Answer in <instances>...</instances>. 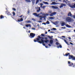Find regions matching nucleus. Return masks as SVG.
Segmentation results:
<instances>
[{
    "instance_id": "338daca9",
    "label": "nucleus",
    "mask_w": 75,
    "mask_h": 75,
    "mask_svg": "<svg viewBox=\"0 0 75 75\" xmlns=\"http://www.w3.org/2000/svg\"><path fill=\"white\" fill-rule=\"evenodd\" d=\"M23 28H25V27H23Z\"/></svg>"
},
{
    "instance_id": "4c0bfd02",
    "label": "nucleus",
    "mask_w": 75,
    "mask_h": 75,
    "mask_svg": "<svg viewBox=\"0 0 75 75\" xmlns=\"http://www.w3.org/2000/svg\"><path fill=\"white\" fill-rule=\"evenodd\" d=\"M68 64H71V62L68 61Z\"/></svg>"
},
{
    "instance_id": "423d86ee",
    "label": "nucleus",
    "mask_w": 75,
    "mask_h": 75,
    "mask_svg": "<svg viewBox=\"0 0 75 75\" xmlns=\"http://www.w3.org/2000/svg\"><path fill=\"white\" fill-rule=\"evenodd\" d=\"M56 44L57 45V47L58 48H62V45H61L60 44V43H59L58 42H56ZM58 45H59V46H58Z\"/></svg>"
},
{
    "instance_id": "5701e85b",
    "label": "nucleus",
    "mask_w": 75,
    "mask_h": 75,
    "mask_svg": "<svg viewBox=\"0 0 75 75\" xmlns=\"http://www.w3.org/2000/svg\"><path fill=\"white\" fill-rule=\"evenodd\" d=\"M40 10H41V9H40V7H39V9H37V12L38 13V12H39Z\"/></svg>"
},
{
    "instance_id": "c03bdc74",
    "label": "nucleus",
    "mask_w": 75,
    "mask_h": 75,
    "mask_svg": "<svg viewBox=\"0 0 75 75\" xmlns=\"http://www.w3.org/2000/svg\"><path fill=\"white\" fill-rule=\"evenodd\" d=\"M28 14H29V13H30V11H28Z\"/></svg>"
},
{
    "instance_id": "4d7b16f0",
    "label": "nucleus",
    "mask_w": 75,
    "mask_h": 75,
    "mask_svg": "<svg viewBox=\"0 0 75 75\" xmlns=\"http://www.w3.org/2000/svg\"><path fill=\"white\" fill-rule=\"evenodd\" d=\"M54 33V32H50L51 33Z\"/></svg>"
},
{
    "instance_id": "ddd939ff",
    "label": "nucleus",
    "mask_w": 75,
    "mask_h": 75,
    "mask_svg": "<svg viewBox=\"0 0 75 75\" xmlns=\"http://www.w3.org/2000/svg\"><path fill=\"white\" fill-rule=\"evenodd\" d=\"M52 8L54 9H57V8H58V7L57 6H52Z\"/></svg>"
},
{
    "instance_id": "de8ad7c7",
    "label": "nucleus",
    "mask_w": 75,
    "mask_h": 75,
    "mask_svg": "<svg viewBox=\"0 0 75 75\" xmlns=\"http://www.w3.org/2000/svg\"><path fill=\"white\" fill-rule=\"evenodd\" d=\"M38 22L39 23H41V22H42V21H38Z\"/></svg>"
},
{
    "instance_id": "8fccbe9b",
    "label": "nucleus",
    "mask_w": 75,
    "mask_h": 75,
    "mask_svg": "<svg viewBox=\"0 0 75 75\" xmlns=\"http://www.w3.org/2000/svg\"><path fill=\"white\" fill-rule=\"evenodd\" d=\"M62 37H63V38H65V36H62Z\"/></svg>"
},
{
    "instance_id": "2f4dec72",
    "label": "nucleus",
    "mask_w": 75,
    "mask_h": 75,
    "mask_svg": "<svg viewBox=\"0 0 75 75\" xmlns=\"http://www.w3.org/2000/svg\"><path fill=\"white\" fill-rule=\"evenodd\" d=\"M71 64H70L69 65V67H71L72 66V65H73V63H71Z\"/></svg>"
},
{
    "instance_id": "774afa93",
    "label": "nucleus",
    "mask_w": 75,
    "mask_h": 75,
    "mask_svg": "<svg viewBox=\"0 0 75 75\" xmlns=\"http://www.w3.org/2000/svg\"><path fill=\"white\" fill-rule=\"evenodd\" d=\"M40 1H42V0H40Z\"/></svg>"
},
{
    "instance_id": "0eeeda50",
    "label": "nucleus",
    "mask_w": 75,
    "mask_h": 75,
    "mask_svg": "<svg viewBox=\"0 0 75 75\" xmlns=\"http://www.w3.org/2000/svg\"><path fill=\"white\" fill-rule=\"evenodd\" d=\"M31 0L32 1L33 4H34V3H35V2L34 1H35V0ZM25 1L28 2H31V1H30V0H25Z\"/></svg>"
},
{
    "instance_id": "dca6fc26",
    "label": "nucleus",
    "mask_w": 75,
    "mask_h": 75,
    "mask_svg": "<svg viewBox=\"0 0 75 75\" xmlns=\"http://www.w3.org/2000/svg\"><path fill=\"white\" fill-rule=\"evenodd\" d=\"M52 5L53 4V5H55L56 4H57L55 2H52V3L51 4Z\"/></svg>"
},
{
    "instance_id": "09e8293b",
    "label": "nucleus",
    "mask_w": 75,
    "mask_h": 75,
    "mask_svg": "<svg viewBox=\"0 0 75 75\" xmlns=\"http://www.w3.org/2000/svg\"><path fill=\"white\" fill-rule=\"evenodd\" d=\"M40 6H42L43 5V4L41 3L40 4Z\"/></svg>"
},
{
    "instance_id": "e433bc0d",
    "label": "nucleus",
    "mask_w": 75,
    "mask_h": 75,
    "mask_svg": "<svg viewBox=\"0 0 75 75\" xmlns=\"http://www.w3.org/2000/svg\"><path fill=\"white\" fill-rule=\"evenodd\" d=\"M45 6H43L42 7V8H45Z\"/></svg>"
},
{
    "instance_id": "72a5a7b5",
    "label": "nucleus",
    "mask_w": 75,
    "mask_h": 75,
    "mask_svg": "<svg viewBox=\"0 0 75 75\" xmlns=\"http://www.w3.org/2000/svg\"><path fill=\"white\" fill-rule=\"evenodd\" d=\"M41 35L42 37H45V35L43 34H42Z\"/></svg>"
},
{
    "instance_id": "052dcab7",
    "label": "nucleus",
    "mask_w": 75,
    "mask_h": 75,
    "mask_svg": "<svg viewBox=\"0 0 75 75\" xmlns=\"http://www.w3.org/2000/svg\"><path fill=\"white\" fill-rule=\"evenodd\" d=\"M56 40L57 41H58V40H57V39H56Z\"/></svg>"
},
{
    "instance_id": "7ed1b4c3",
    "label": "nucleus",
    "mask_w": 75,
    "mask_h": 75,
    "mask_svg": "<svg viewBox=\"0 0 75 75\" xmlns=\"http://www.w3.org/2000/svg\"><path fill=\"white\" fill-rule=\"evenodd\" d=\"M66 20L68 22V23H71V21H74V20L73 19L71 18L70 17H67L66 18Z\"/></svg>"
},
{
    "instance_id": "412c9836",
    "label": "nucleus",
    "mask_w": 75,
    "mask_h": 75,
    "mask_svg": "<svg viewBox=\"0 0 75 75\" xmlns=\"http://www.w3.org/2000/svg\"><path fill=\"white\" fill-rule=\"evenodd\" d=\"M71 8H75V4L73 5H71Z\"/></svg>"
},
{
    "instance_id": "c756f323",
    "label": "nucleus",
    "mask_w": 75,
    "mask_h": 75,
    "mask_svg": "<svg viewBox=\"0 0 75 75\" xmlns=\"http://www.w3.org/2000/svg\"><path fill=\"white\" fill-rule=\"evenodd\" d=\"M48 37H49V38L50 39H52V38L51 37V36H48Z\"/></svg>"
},
{
    "instance_id": "9d476101",
    "label": "nucleus",
    "mask_w": 75,
    "mask_h": 75,
    "mask_svg": "<svg viewBox=\"0 0 75 75\" xmlns=\"http://www.w3.org/2000/svg\"><path fill=\"white\" fill-rule=\"evenodd\" d=\"M45 38V40H44V41L45 43H47L48 42H49V40H47L48 39L47 38Z\"/></svg>"
},
{
    "instance_id": "603ef678",
    "label": "nucleus",
    "mask_w": 75,
    "mask_h": 75,
    "mask_svg": "<svg viewBox=\"0 0 75 75\" xmlns=\"http://www.w3.org/2000/svg\"><path fill=\"white\" fill-rule=\"evenodd\" d=\"M68 38L69 40H71V38L70 37H69Z\"/></svg>"
},
{
    "instance_id": "aec40b11",
    "label": "nucleus",
    "mask_w": 75,
    "mask_h": 75,
    "mask_svg": "<svg viewBox=\"0 0 75 75\" xmlns=\"http://www.w3.org/2000/svg\"><path fill=\"white\" fill-rule=\"evenodd\" d=\"M4 17L3 16V15H1L0 17V19H2V18H4Z\"/></svg>"
},
{
    "instance_id": "a211bd4d",
    "label": "nucleus",
    "mask_w": 75,
    "mask_h": 75,
    "mask_svg": "<svg viewBox=\"0 0 75 75\" xmlns=\"http://www.w3.org/2000/svg\"><path fill=\"white\" fill-rule=\"evenodd\" d=\"M25 26L26 27H30L31 28V25H30V24H27L25 25Z\"/></svg>"
},
{
    "instance_id": "bb28decb",
    "label": "nucleus",
    "mask_w": 75,
    "mask_h": 75,
    "mask_svg": "<svg viewBox=\"0 0 75 75\" xmlns=\"http://www.w3.org/2000/svg\"><path fill=\"white\" fill-rule=\"evenodd\" d=\"M70 54L69 53H68L67 54H65V56H68L69 55H70Z\"/></svg>"
},
{
    "instance_id": "58836bf2",
    "label": "nucleus",
    "mask_w": 75,
    "mask_h": 75,
    "mask_svg": "<svg viewBox=\"0 0 75 75\" xmlns=\"http://www.w3.org/2000/svg\"><path fill=\"white\" fill-rule=\"evenodd\" d=\"M32 30H35V28H32Z\"/></svg>"
},
{
    "instance_id": "a19ab883",
    "label": "nucleus",
    "mask_w": 75,
    "mask_h": 75,
    "mask_svg": "<svg viewBox=\"0 0 75 75\" xmlns=\"http://www.w3.org/2000/svg\"><path fill=\"white\" fill-rule=\"evenodd\" d=\"M53 30H56V28H53Z\"/></svg>"
},
{
    "instance_id": "864d4df0",
    "label": "nucleus",
    "mask_w": 75,
    "mask_h": 75,
    "mask_svg": "<svg viewBox=\"0 0 75 75\" xmlns=\"http://www.w3.org/2000/svg\"><path fill=\"white\" fill-rule=\"evenodd\" d=\"M48 45L49 47H51V45L50 44H49Z\"/></svg>"
},
{
    "instance_id": "5fc2aeb1",
    "label": "nucleus",
    "mask_w": 75,
    "mask_h": 75,
    "mask_svg": "<svg viewBox=\"0 0 75 75\" xmlns=\"http://www.w3.org/2000/svg\"><path fill=\"white\" fill-rule=\"evenodd\" d=\"M45 47L46 48H48V46H45Z\"/></svg>"
},
{
    "instance_id": "2eb2a0df",
    "label": "nucleus",
    "mask_w": 75,
    "mask_h": 75,
    "mask_svg": "<svg viewBox=\"0 0 75 75\" xmlns=\"http://www.w3.org/2000/svg\"><path fill=\"white\" fill-rule=\"evenodd\" d=\"M64 41L67 44V45H69V44L68 43V42L67 41V40L65 39H64Z\"/></svg>"
},
{
    "instance_id": "bf43d9fd",
    "label": "nucleus",
    "mask_w": 75,
    "mask_h": 75,
    "mask_svg": "<svg viewBox=\"0 0 75 75\" xmlns=\"http://www.w3.org/2000/svg\"><path fill=\"white\" fill-rule=\"evenodd\" d=\"M50 30H48V32H50Z\"/></svg>"
},
{
    "instance_id": "a18cd8bd",
    "label": "nucleus",
    "mask_w": 75,
    "mask_h": 75,
    "mask_svg": "<svg viewBox=\"0 0 75 75\" xmlns=\"http://www.w3.org/2000/svg\"><path fill=\"white\" fill-rule=\"evenodd\" d=\"M42 18H40L39 19V20H42Z\"/></svg>"
},
{
    "instance_id": "7c9ffc66",
    "label": "nucleus",
    "mask_w": 75,
    "mask_h": 75,
    "mask_svg": "<svg viewBox=\"0 0 75 75\" xmlns=\"http://www.w3.org/2000/svg\"><path fill=\"white\" fill-rule=\"evenodd\" d=\"M13 16H15V14H16V13H15V12H14V11H13Z\"/></svg>"
},
{
    "instance_id": "1a4fd4ad",
    "label": "nucleus",
    "mask_w": 75,
    "mask_h": 75,
    "mask_svg": "<svg viewBox=\"0 0 75 75\" xmlns=\"http://www.w3.org/2000/svg\"><path fill=\"white\" fill-rule=\"evenodd\" d=\"M63 6H64V7H65V6H66V4H63L62 3L61 5L60 6V8H62V7H63Z\"/></svg>"
},
{
    "instance_id": "9b49d317",
    "label": "nucleus",
    "mask_w": 75,
    "mask_h": 75,
    "mask_svg": "<svg viewBox=\"0 0 75 75\" xmlns=\"http://www.w3.org/2000/svg\"><path fill=\"white\" fill-rule=\"evenodd\" d=\"M6 13H7V14L8 16H12L11 13H10V12L7 11H6Z\"/></svg>"
},
{
    "instance_id": "c9c22d12",
    "label": "nucleus",
    "mask_w": 75,
    "mask_h": 75,
    "mask_svg": "<svg viewBox=\"0 0 75 75\" xmlns=\"http://www.w3.org/2000/svg\"><path fill=\"white\" fill-rule=\"evenodd\" d=\"M38 38H39V39H41V37L40 36H38Z\"/></svg>"
},
{
    "instance_id": "f8f14e48",
    "label": "nucleus",
    "mask_w": 75,
    "mask_h": 75,
    "mask_svg": "<svg viewBox=\"0 0 75 75\" xmlns=\"http://www.w3.org/2000/svg\"><path fill=\"white\" fill-rule=\"evenodd\" d=\"M68 16H70V17H73V16L72 15V14H71V12H70L68 13Z\"/></svg>"
},
{
    "instance_id": "680f3d73",
    "label": "nucleus",
    "mask_w": 75,
    "mask_h": 75,
    "mask_svg": "<svg viewBox=\"0 0 75 75\" xmlns=\"http://www.w3.org/2000/svg\"><path fill=\"white\" fill-rule=\"evenodd\" d=\"M67 50L69 51V49H67Z\"/></svg>"
},
{
    "instance_id": "b1692460",
    "label": "nucleus",
    "mask_w": 75,
    "mask_h": 75,
    "mask_svg": "<svg viewBox=\"0 0 75 75\" xmlns=\"http://www.w3.org/2000/svg\"><path fill=\"white\" fill-rule=\"evenodd\" d=\"M39 17H40V18H45L46 17V16H39Z\"/></svg>"
},
{
    "instance_id": "f704fd0d",
    "label": "nucleus",
    "mask_w": 75,
    "mask_h": 75,
    "mask_svg": "<svg viewBox=\"0 0 75 75\" xmlns=\"http://www.w3.org/2000/svg\"><path fill=\"white\" fill-rule=\"evenodd\" d=\"M13 11H16V9L15 8H13Z\"/></svg>"
},
{
    "instance_id": "3c124183",
    "label": "nucleus",
    "mask_w": 75,
    "mask_h": 75,
    "mask_svg": "<svg viewBox=\"0 0 75 75\" xmlns=\"http://www.w3.org/2000/svg\"><path fill=\"white\" fill-rule=\"evenodd\" d=\"M32 20H33V21H35V20H34V18H33L32 19Z\"/></svg>"
},
{
    "instance_id": "a878e982",
    "label": "nucleus",
    "mask_w": 75,
    "mask_h": 75,
    "mask_svg": "<svg viewBox=\"0 0 75 75\" xmlns=\"http://www.w3.org/2000/svg\"><path fill=\"white\" fill-rule=\"evenodd\" d=\"M43 3H44V4H49L47 2L43 1Z\"/></svg>"
},
{
    "instance_id": "49530a36",
    "label": "nucleus",
    "mask_w": 75,
    "mask_h": 75,
    "mask_svg": "<svg viewBox=\"0 0 75 75\" xmlns=\"http://www.w3.org/2000/svg\"><path fill=\"white\" fill-rule=\"evenodd\" d=\"M70 43L71 45H73V43H72V42H70Z\"/></svg>"
},
{
    "instance_id": "6ab92c4d",
    "label": "nucleus",
    "mask_w": 75,
    "mask_h": 75,
    "mask_svg": "<svg viewBox=\"0 0 75 75\" xmlns=\"http://www.w3.org/2000/svg\"><path fill=\"white\" fill-rule=\"evenodd\" d=\"M50 43L51 44H53V40H50Z\"/></svg>"
},
{
    "instance_id": "473e14b6",
    "label": "nucleus",
    "mask_w": 75,
    "mask_h": 75,
    "mask_svg": "<svg viewBox=\"0 0 75 75\" xmlns=\"http://www.w3.org/2000/svg\"><path fill=\"white\" fill-rule=\"evenodd\" d=\"M49 19H54V18L52 17H50L49 18Z\"/></svg>"
},
{
    "instance_id": "69168bd1",
    "label": "nucleus",
    "mask_w": 75,
    "mask_h": 75,
    "mask_svg": "<svg viewBox=\"0 0 75 75\" xmlns=\"http://www.w3.org/2000/svg\"><path fill=\"white\" fill-rule=\"evenodd\" d=\"M74 32L75 33V30H74Z\"/></svg>"
},
{
    "instance_id": "ea45409f",
    "label": "nucleus",
    "mask_w": 75,
    "mask_h": 75,
    "mask_svg": "<svg viewBox=\"0 0 75 75\" xmlns=\"http://www.w3.org/2000/svg\"><path fill=\"white\" fill-rule=\"evenodd\" d=\"M23 15H22L21 16H19V17H23Z\"/></svg>"
},
{
    "instance_id": "f3484780",
    "label": "nucleus",
    "mask_w": 75,
    "mask_h": 75,
    "mask_svg": "<svg viewBox=\"0 0 75 75\" xmlns=\"http://www.w3.org/2000/svg\"><path fill=\"white\" fill-rule=\"evenodd\" d=\"M65 24H66L65 23L63 22V23H62L61 25H62V26L63 27V26H64V25H65Z\"/></svg>"
},
{
    "instance_id": "393cba45",
    "label": "nucleus",
    "mask_w": 75,
    "mask_h": 75,
    "mask_svg": "<svg viewBox=\"0 0 75 75\" xmlns=\"http://www.w3.org/2000/svg\"><path fill=\"white\" fill-rule=\"evenodd\" d=\"M39 1H40V0H36V2L35 4H38V3H39Z\"/></svg>"
},
{
    "instance_id": "c85d7f7f",
    "label": "nucleus",
    "mask_w": 75,
    "mask_h": 75,
    "mask_svg": "<svg viewBox=\"0 0 75 75\" xmlns=\"http://www.w3.org/2000/svg\"><path fill=\"white\" fill-rule=\"evenodd\" d=\"M46 24H50V22L48 21H47V22H46Z\"/></svg>"
},
{
    "instance_id": "6e6552de",
    "label": "nucleus",
    "mask_w": 75,
    "mask_h": 75,
    "mask_svg": "<svg viewBox=\"0 0 75 75\" xmlns=\"http://www.w3.org/2000/svg\"><path fill=\"white\" fill-rule=\"evenodd\" d=\"M56 14H57V12H54L51 13V14H50V16L51 17H52V16H53L54 15H55Z\"/></svg>"
},
{
    "instance_id": "0e129e2a",
    "label": "nucleus",
    "mask_w": 75,
    "mask_h": 75,
    "mask_svg": "<svg viewBox=\"0 0 75 75\" xmlns=\"http://www.w3.org/2000/svg\"><path fill=\"white\" fill-rule=\"evenodd\" d=\"M65 1H63V2H65Z\"/></svg>"
},
{
    "instance_id": "f03ea898",
    "label": "nucleus",
    "mask_w": 75,
    "mask_h": 75,
    "mask_svg": "<svg viewBox=\"0 0 75 75\" xmlns=\"http://www.w3.org/2000/svg\"><path fill=\"white\" fill-rule=\"evenodd\" d=\"M42 14V16H48L49 15V13H46V14H44V13L43 14L42 12H40V14H37V13H33V15H34L36 17H39L40 14Z\"/></svg>"
},
{
    "instance_id": "4468645a",
    "label": "nucleus",
    "mask_w": 75,
    "mask_h": 75,
    "mask_svg": "<svg viewBox=\"0 0 75 75\" xmlns=\"http://www.w3.org/2000/svg\"><path fill=\"white\" fill-rule=\"evenodd\" d=\"M18 22H20V21H23V19L22 18L20 19H18Z\"/></svg>"
},
{
    "instance_id": "e2e57ef3",
    "label": "nucleus",
    "mask_w": 75,
    "mask_h": 75,
    "mask_svg": "<svg viewBox=\"0 0 75 75\" xmlns=\"http://www.w3.org/2000/svg\"><path fill=\"white\" fill-rule=\"evenodd\" d=\"M42 6L40 5L41 7H42Z\"/></svg>"
},
{
    "instance_id": "37998d69",
    "label": "nucleus",
    "mask_w": 75,
    "mask_h": 75,
    "mask_svg": "<svg viewBox=\"0 0 75 75\" xmlns=\"http://www.w3.org/2000/svg\"><path fill=\"white\" fill-rule=\"evenodd\" d=\"M73 17L74 18H75V15H73Z\"/></svg>"
},
{
    "instance_id": "f257e3e1",
    "label": "nucleus",
    "mask_w": 75,
    "mask_h": 75,
    "mask_svg": "<svg viewBox=\"0 0 75 75\" xmlns=\"http://www.w3.org/2000/svg\"><path fill=\"white\" fill-rule=\"evenodd\" d=\"M40 39L38 38H37L34 40V42H38L40 44H42V45L44 46H45V44H44V40H43L41 39V41H39L40 40Z\"/></svg>"
},
{
    "instance_id": "39448f33",
    "label": "nucleus",
    "mask_w": 75,
    "mask_h": 75,
    "mask_svg": "<svg viewBox=\"0 0 75 75\" xmlns=\"http://www.w3.org/2000/svg\"><path fill=\"white\" fill-rule=\"evenodd\" d=\"M35 33H31L30 34V36H29V37H30V38H34V37H35Z\"/></svg>"
},
{
    "instance_id": "6e6d98bb",
    "label": "nucleus",
    "mask_w": 75,
    "mask_h": 75,
    "mask_svg": "<svg viewBox=\"0 0 75 75\" xmlns=\"http://www.w3.org/2000/svg\"><path fill=\"white\" fill-rule=\"evenodd\" d=\"M44 24L45 25L46 24H45V23H42V24Z\"/></svg>"
},
{
    "instance_id": "cd10ccee",
    "label": "nucleus",
    "mask_w": 75,
    "mask_h": 75,
    "mask_svg": "<svg viewBox=\"0 0 75 75\" xmlns=\"http://www.w3.org/2000/svg\"><path fill=\"white\" fill-rule=\"evenodd\" d=\"M26 22L27 23H31V21H26Z\"/></svg>"
},
{
    "instance_id": "13d9d810",
    "label": "nucleus",
    "mask_w": 75,
    "mask_h": 75,
    "mask_svg": "<svg viewBox=\"0 0 75 75\" xmlns=\"http://www.w3.org/2000/svg\"><path fill=\"white\" fill-rule=\"evenodd\" d=\"M47 32H46L45 33V34H47Z\"/></svg>"
},
{
    "instance_id": "20e7f679",
    "label": "nucleus",
    "mask_w": 75,
    "mask_h": 75,
    "mask_svg": "<svg viewBox=\"0 0 75 75\" xmlns=\"http://www.w3.org/2000/svg\"><path fill=\"white\" fill-rule=\"evenodd\" d=\"M69 59H72V60H74L75 61V57L73 55H69Z\"/></svg>"
},
{
    "instance_id": "79ce46f5",
    "label": "nucleus",
    "mask_w": 75,
    "mask_h": 75,
    "mask_svg": "<svg viewBox=\"0 0 75 75\" xmlns=\"http://www.w3.org/2000/svg\"><path fill=\"white\" fill-rule=\"evenodd\" d=\"M41 38H42V40H44V38L42 37Z\"/></svg>"
},
{
    "instance_id": "4be33fe9",
    "label": "nucleus",
    "mask_w": 75,
    "mask_h": 75,
    "mask_svg": "<svg viewBox=\"0 0 75 75\" xmlns=\"http://www.w3.org/2000/svg\"><path fill=\"white\" fill-rule=\"evenodd\" d=\"M66 27H68V28H71V26L69 25H66Z\"/></svg>"
}]
</instances>
